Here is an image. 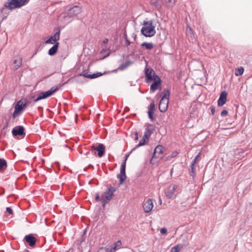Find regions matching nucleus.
I'll use <instances>...</instances> for the list:
<instances>
[{"label":"nucleus","instance_id":"nucleus-1","mask_svg":"<svg viewBox=\"0 0 252 252\" xmlns=\"http://www.w3.org/2000/svg\"><path fill=\"white\" fill-rule=\"evenodd\" d=\"M28 1L29 0H8L0 9L1 14L3 16L2 21L5 20L9 15L8 10H12L15 8H20Z\"/></svg>","mask_w":252,"mask_h":252},{"label":"nucleus","instance_id":"nucleus-2","mask_svg":"<svg viewBox=\"0 0 252 252\" xmlns=\"http://www.w3.org/2000/svg\"><path fill=\"white\" fill-rule=\"evenodd\" d=\"M143 25L140 31L142 35L145 37H152L156 34L155 26L153 24L152 20L144 21Z\"/></svg>","mask_w":252,"mask_h":252},{"label":"nucleus","instance_id":"nucleus-3","mask_svg":"<svg viewBox=\"0 0 252 252\" xmlns=\"http://www.w3.org/2000/svg\"><path fill=\"white\" fill-rule=\"evenodd\" d=\"M115 188L110 185L107 186V189L101 196V201L102 206L105 207L106 204L108 203L110 200L112 198L114 193L116 191Z\"/></svg>","mask_w":252,"mask_h":252},{"label":"nucleus","instance_id":"nucleus-4","mask_svg":"<svg viewBox=\"0 0 252 252\" xmlns=\"http://www.w3.org/2000/svg\"><path fill=\"white\" fill-rule=\"evenodd\" d=\"M162 94H164L159 101L158 108L161 112H165L168 108L170 93L168 90L164 89Z\"/></svg>","mask_w":252,"mask_h":252},{"label":"nucleus","instance_id":"nucleus-5","mask_svg":"<svg viewBox=\"0 0 252 252\" xmlns=\"http://www.w3.org/2000/svg\"><path fill=\"white\" fill-rule=\"evenodd\" d=\"M27 104V100L26 99H21L18 101L15 106V110L13 113V117L14 119L20 116L24 109V108Z\"/></svg>","mask_w":252,"mask_h":252},{"label":"nucleus","instance_id":"nucleus-6","mask_svg":"<svg viewBox=\"0 0 252 252\" xmlns=\"http://www.w3.org/2000/svg\"><path fill=\"white\" fill-rule=\"evenodd\" d=\"M58 90V88L52 87L50 90L46 92H41L39 93L37 97L34 99V102H37L41 99L47 98L51 96L55 92Z\"/></svg>","mask_w":252,"mask_h":252},{"label":"nucleus","instance_id":"nucleus-7","mask_svg":"<svg viewBox=\"0 0 252 252\" xmlns=\"http://www.w3.org/2000/svg\"><path fill=\"white\" fill-rule=\"evenodd\" d=\"M178 186L176 185H171L165 190V193L168 198H174L177 193V189Z\"/></svg>","mask_w":252,"mask_h":252},{"label":"nucleus","instance_id":"nucleus-8","mask_svg":"<svg viewBox=\"0 0 252 252\" xmlns=\"http://www.w3.org/2000/svg\"><path fill=\"white\" fill-rule=\"evenodd\" d=\"M145 75L146 83H149L156 79V76H158L156 74L155 71L153 69H149L146 67L145 69Z\"/></svg>","mask_w":252,"mask_h":252},{"label":"nucleus","instance_id":"nucleus-9","mask_svg":"<svg viewBox=\"0 0 252 252\" xmlns=\"http://www.w3.org/2000/svg\"><path fill=\"white\" fill-rule=\"evenodd\" d=\"M12 134L14 136H21L24 137L26 135L25 128L22 126H16L12 129Z\"/></svg>","mask_w":252,"mask_h":252},{"label":"nucleus","instance_id":"nucleus-10","mask_svg":"<svg viewBox=\"0 0 252 252\" xmlns=\"http://www.w3.org/2000/svg\"><path fill=\"white\" fill-rule=\"evenodd\" d=\"M60 28H57L56 30V32L55 33V34L51 36L49 39L46 40L45 41V44H55L56 43H58L57 41H58L60 39Z\"/></svg>","mask_w":252,"mask_h":252},{"label":"nucleus","instance_id":"nucleus-11","mask_svg":"<svg viewBox=\"0 0 252 252\" xmlns=\"http://www.w3.org/2000/svg\"><path fill=\"white\" fill-rule=\"evenodd\" d=\"M126 165L125 164V162H123L121 167L120 174L117 175V178L119 179L120 184H122L126 178Z\"/></svg>","mask_w":252,"mask_h":252},{"label":"nucleus","instance_id":"nucleus-12","mask_svg":"<svg viewBox=\"0 0 252 252\" xmlns=\"http://www.w3.org/2000/svg\"><path fill=\"white\" fill-rule=\"evenodd\" d=\"M156 79L154 80V82L151 85L150 87V92L153 93L157 89L161 88V80L158 76H156Z\"/></svg>","mask_w":252,"mask_h":252},{"label":"nucleus","instance_id":"nucleus-13","mask_svg":"<svg viewBox=\"0 0 252 252\" xmlns=\"http://www.w3.org/2000/svg\"><path fill=\"white\" fill-rule=\"evenodd\" d=\"M22 58L19 56L17 55L14 57L13 61V70L16 71L19 68H20L22 65Z\"/></svg>","mask_w":252,"mask_h":252},{"label":"nucleus","instance_id":"nucleus-14","mask_svg":"<svg viewBox=\"0 0 252 252\" xmlns=\"http://www.w3.org/2000/svg\"><path fill=\"white\" fill-rule=\"evenodd\" d=\"M81 12V8L80 7L75 5L72 7L69 8L67 10V14L69 16L72 17L76 16Z\"/></svg>","mask_w":252,"mask_h":252},{"label":"nucleus","instance_id":"nucleus-15","mask_svg":"<svg viewBox=\"0 0 252 252\" xmlns=\"http://www.w3.org/2000/svg\"><path fill=\"white\" fill-rule=\"evenodd\" d=\"M91 149L97 152V156L99 158L102 157L105 153V146L103 144H99L96 147L93 145Z\"/></svg>","mask_w":252,"mask_h":252},{"label":"nucleus","instance_id":"nucleus-16","mask_svg":"<svg viewBox=\"0 0 252 252\" xmlns=\"http://www.w3.org/2000/svg\"><path fill=\"white\" fill-rule=\"evenodd\" d=\"M163 153V147L161 145L157 146L155 150L153 155L152 156V159L154 158H162V154Z\"/></svg>","mask_w":252,"mask_h":252},{"label":"nucleus","instance_id":"nucleus-17","mask_svg":"<svg viewBox=\"0 0 252 252\" xmlns=\"http://www.w3.org/2000/svg\"><path fill=\"white\" fill-rule=\"evenodd\" d=\"M144 211L146 213H149L152 211L154 205L152 199L149 198L143 204V205Z\"/></svg>","mask_w":252,"mask_h":252},{"label":"nucleus","instance_id":"nucleus-18","mask_svg":"<svg viewBox=\"0 0 252 252\" xmlns=\"http://www.w3.org/2000/svg\"><path fill=\"white\" fill-rule=\"evenodd\" d=\"M227 93L225 91L221 92L219 98L218 100V105L219 106L223 105L226 102L227 100Z\"/></svg>","mask_w":252,"mask_h":252},{"label":"nucleus","instance_id":"nucleus-19","mask_svg":"<svg viewBox=\"0 0 252 252\" xmlns=\"http://www.w3.org/2000/svg\"><path fill=\"white\" fill-rule=\"evenodd\" d=\"M102 74H103L101 72H97L92 74H90L88 73L87 70H85L81 73L79 74V75L83 76L84 77L89 79H94L102 75Z\"/></svg>","mask_w":252,"mask_h":252},{"label":"nucleus","instance_id":"nucleus-20","mask_svg":"<svg viewBox=\"0 0 252 252\" xmlns=\"http://www.w3.org/2000/svg\"><path fill=\"white\" fill-rule=\"evenodd\" d=\"M155 109V104L154 102H152L150 103L149 106V111L148 112V117L151 120V121L153 122L154 121V111Z\"/></svg>","mask_w":252,"mask_h":252},{"label":"nucleus","instance_id":"nucleus-21","mask_svg":"<svg viewBox=\"0 0 252 252\" xmlns=\"http://www.w3.org/2000/svg\"><path fill=\"white\" fill-rule=\"evenodd\" d=\"M25 240L29 243L31 247H33L36 243V238L31 234H29L25 237Z\"/></svg>","mask_w":252,"mask_h":252},{"label":"nucleus","instance_id":"nucleus-22","mask_svg":"<svg viewBox=\"0 0 252 252\" xmlns=\"http://www.w3.org/2000/svg\"><path fill=\"white\" fill-rule=\"evenodd\" d=\"M150 4L158 11L161 10L162 6H163L162 0H157L156 1L151 0L150 1Z\"/></svg>","mask_w":252,"mask_h":252},{"label":"nucleus","instance_id":"nucleus-23","mask_svg":"<svg viewBox=\"0 0 252 252\" xmlns=\"http://www.w3.org/2000/svg\"><path fill=\"white\" fill-rule=\"evenodd\" d=\"M188 243L185 244H179L172 248L171 252H179L183 248L188 245Z\"/></svg>","mask_w":252,"mask_h":252},{"label":"nucleus","instance_id":"nucleus-24","mask_svg":"<svg viewBox=\"0 0 252 252\" xmlns=\"http://www.w3.org/2000/svg\"><path fill=\"white\" fill-rule=\"evenodd\" d=\"M163 6L168 8L173 7L176 2V0H162Z\"/></svg>","mask_w":252,"mask_h":252},{"label":"nucleus","instance_id":"nucleus-25","mask_svg":"<svg viewBox=\"0 0 252 252\" xmlns=\"http://www.w3.org/2000/svg\"><path fill=\"white\" fill-rule=\"evenodd\" d=\"M59 46V43H56L48 51V54L50 56L55 55L58 51Z\"/></svg>","mask_w":252,"mask_h":252},{"label":"nucleus","instance_id":"nucleus-26","mask_svg":"<svg viewBox=\"0 0 252 252\" xmlns=\"http://www.w3.org/2000/svg\"><path fill=\"white\" fill-rule=\"evenodd\" d=\"M155 130V126L152 124H148L145 128V132L151 135Z\"/></svg>","mask_w":252,"mask_h":252},{"label":"nucleus","instance_id":"nucleus-27","mask_svg":"<svg viewBox=\"0 0 252 252\" xmlns=\"http://www.w3.org/2000/svg\"><path fill=\"white\" fill-rule=\"evenodd\" d=\"M7 164L6 161L3 158H0V171L5 170L7 168Z\"/></svg>","mask_w":252,"mask_h":252},{"label":"nucleus","instance_id":"nucleus-28","mask_svg":"<svg viewBox=\"0 0 252 252\" xmlns=\"http://www.w3.org/2000/svg\"><path fill=\"white\" fill-rule=\"evenodd\" d=\"M141 47H145V48L147 50H151L153 48L154 45L152 42L148 43V42H143L141 45Z\"/></svg>","mask_w":252,"mask_h":252},{"label":"nucleus","instance_id":"nucleus-29","mask_svg":"<svg viewBox=\"0 0 252 252\" xmlns=\"http://www.w3.org/2000/svg\"><path fill=\"white\" fill-rule=\"evenodd\" d=\"M195 166L196 165L191 164L190 169L189 170V174L193 178H194L196 176Z\"/></svg>","mask_w":252,"mask_h":252},{"label":"nucleus","instance_id":"nucleus-30","mask_svg":"<svg viewBox=\"0 0 252 252\" xmlns=\"http://www.w3.org/2000/svg\"><path fill=\"white\" fill-rule=\"evenodd\" d=\"M132 63V62L127 61L126 62L122 64L119 67L118 69L120 70H123L126 69L129 65H130Z\"/></svg>","mask_w":252,"mask_h":252},{"label":"nucleus","instance_id":"nucleus-31","mask_svg":"<svg viewBox=\"0 0 252 252\" xmlns=\"http://www.w3.org/2000/svg\"><path fill=\"white\" fill-rule=\"evenodd\" d=\"M244 71V68L243 67H240V68L236 69L235 74L237 76L241 75L243 73Z\"/></svg>","mask_w":252,"mask_h":252},{"label":"nucleus","instance_id":"nucleus-32","mask_svg":"<svg viewBox=\"0 0 252 252\" xmlns=\"http://www.w3.org/2000/svg\"><path fill=\"white\" fill-rule=\"evenodd\" d=\"M146 140L145 138H142V139L139 142V143L131 150V152H132L135 149L138 148V147L143 146L145 144Z\"/></svg>","mask_w":252,"mask_h":252},{"label":"nucleus","instance_id":"nucleus-33","mask_svg":"<svg viewBox=\"0 0 252 252\" xmlns=\"http://www.w3.org/2000/svg\"><path fill=\"white\" fill-rule=\"evenodd\" d=\"M201 155V153L200 152L198 155L195 157L194 159L193 160V161L191 162V164L196 165L197 162L198 161L199 159L200 158V156Z\"/></svg>","mask_w":252,"mask_h":252},{"label":"nucleus","instance_id":"nucleus-34","mask_svg":"<svg viewBox=\"0 0 252 252\" xmlns=\"http://www.w3.org/2000/svg\"><path fill=\"white\" fill-rule=\"evenodd\" d=\"M101 53L103 54H106L105 57H107L110 54V50L109 49H103L102 50H101Z\"/></svg>","mask_w":252,"mask_h":252},{"label":"nucleus","instance_id":"nucleus-35","mask_svg":"<svg viewBox=\"0 0 252 252\" xmlns=\"http://www.w3.org/2000/svg\"><path fill=\"white\" fill-rule=\"evenodd\" d=\"M124 36L125 39L126 40V46H129L131 42L128 40V39L127 38V35H126V33H125Z\"/></svg>","mask_w":252,"mask_h":252},{"label":"nucleus","instance_id":"nucleus-36","mask_svg":"<svg viewBox=\"0 0 252 252\" xmlns=\"http://www.w3.org/2000/svg\"><path fill=\"white\" fill-rule=\"evenodd\" d=\"M227 114H228V112L227 110H222L220 114V115L222 117H225V116H227Z\"/></svg>","mask_w":252,"mask_h":252},{"label":"nucleus","instance_id":"nucleus-37","mask_svg":"<svg viewBox=\"0 0 252 252\" xmlns=\"http://www.w3.org/2000/svg\"><path fill=\"white\" fill-rule=\"evenodd\" d=\"M150 136L151 135H150L149 134L144 132V135L143 138H145V140H147L148 141L149 138H150Z\"/></svg>","mask_w":252,"mask_h":252},{"label":"nucleus","instance_id":"nucleus-38","mask_svg":"<svg viewBox=\"0 0 252 252\" xmlns=\"http://www.w3.org/2000/svg\"><path fill=\"white\" fill-rule=\"evenodd\" d=\"M212 115H214L215 113V107L214 106H211L210 108Z\"/></svg>","mask_w":252,"mask_h":252},{"label":"nucleus","instance_id":"nucleus-39","mask_svg":"<svg viewBox=\"0 0 252 252\" xmlns=\"http://www.w3.org/2000/svg\"><path fill=\"white\" fill-rule=\"evenodd\" d=\"M160 232L161 234H166V232H167V229L166 228H162L160 230Z\"/></svg>","mask_w":252,"mask_h":252},{"label":"nucleus","instance_id":"nucleus-40","mask_svg":"<svg viewBox=\"0 0 252 252\" xmlns=\"http://www.w3.org/2000/svg\"><path fill=\"white\" fill-rule=\"evenodd\" d=\"M6 210L7 212H8L9 214H12L13 210H12V209L10 207H7Z\"/></svg>","mask_w":252,"mask_h":252},{"label":"nucleus","instance_id":"nucleus-41","mask_svg":"<svg viewBox=\"0 0 252 252\" xmlns=\"http://www.w3.org/2000/svg\"><path fill=\"white\" fill-rule=\"evenodd\" d=\"M95 200L96 201H99L100 200V196L98 193H97L95 196Z\"/></svg>","mask_w":252,"mask_h":252},{"label":"nucleus","instance_id":"nucleus-42","mask_svg":"<svg viewBox=\"0 0 252 252\" xmlns=\"http://www.w3.org/2000/svg\"><path fill=\"white\" fill-rule=\"evenodd\" d=\"M135 134V137H134V140L136 141L138 139V134L137 131H135L134 133Z\"/></svg>","mask_w":252,"mask_h":252},{"label":"nucleus","instance_id":"nucleus-43","mask_svg":"<svg viewBox=\"0 0 252 252\" xmlns=\"http://www.w3.org/2000/svg\"><path fill=\"white\" fill-rule=\"evenodd\" d=\"M132 152H130L129 154H126L125 156V159H124V162H125V164L126 165V161L127 159V158L128 157V156H129L130 154H131Z\"/></svg>","mask_w":252,"mask_h":252},{"label":"nucleus","instance_id":"nucleus-44","mask_svg":"<svg viewBox=\"0 0 252 252\" xmlns=\"http://www.w3.org/2000/svg\"><path fill=\"white\" fill-rule=\"evenodd\" d=\"M178 153L177 152H173L171 155V157L172 158H174L177 155H178Z\"/></svg>","mask_w":252,"mask_h":252},{"label":"nucleus","instance_id":"nucleus-45","mask_svg":"<svg viewBox=\"0 0 252 252\" xmlns=\"http://www.w3.org/2000/svg\"><path fill=\"white\" fill-rule=\"evenodd\" d=\"M108 39L107 38H105L102 41V44H107L108 43Z\"/></svg>","mask_w":252,"mask_h":252},{"label":"nucleus","instance_id":"nucleus-46","mask_svg":"<svg viewBox=\"0 0 252 252\" xmlns=\"http://www.w3.org/2000/svg\"><path fill=\"white\" fill-rule=\"evenodd\" d=\"M121 244V241H117V243H116V246H118Z\"/></svg>","mask_w":252,"mask_h":252},{"label":"nucleus","instance_id":"nucleus-47","mask_svg":"<svg viewBox=\"0 0 252 252\" xmlns=\"http://www.w3.org/2000/svg\"><path fill=\"white\" fill-rule=\"evenodd\" d=\"M189 33L191 34H193L192 30V29L190 28H189Z\"/></svg>","mask_w":252,"mask_h":252},{"label":"nucleus","instance_id":"nucleus-48","mask_svg":"<svg viewBox=\"0 0 252 252\" xmlns=\"http://www.w3.org/2000/svg\"><path fill=\"white\" fill-rule=\"evenodd\" d=\"M132 37L135 39V38L136 37V35L134 34H133Z\"/></svg>","mask_w":252,"mask_h":252},{"label":"nucleus","instance_id":"nucleus-49","mask_svg":"<svg viewBox=\"0 0 252 252\" xmlns=\"http://www.w3.org/2000/svg\"><path fill=\"white\" fill-rule=\"evenodd\" d=\"M116 246H114V247L111 249V251H112V250H115L116 249Z\"/></svg>","mask_w":252,"mask_h":252},{"label":"nucleus","instance_id":"nucleus-50","mask_svg":"<svg viewBox=\"0 0 252 252\" xmlns=\"http://www.w3.org/2000/svg\"><path fill=\"white\" fill-rule=\"evenodd\" d=\"M173 172V169H171V174H172Z\"/></svg>","mask_w":252,"mask_h":252}]
</instances>
